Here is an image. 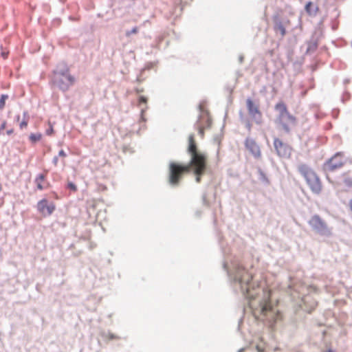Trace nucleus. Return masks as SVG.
I'll return each mask as SVG.
<instances>
[{"label": "nucleus", "mask_w": 352, "mask_h": 352, "mask_svg": "<svg viewBox=\"0 0 352 352\" xmlns=\"http://www.w3.org/2000/svg\"><path fill=\"white\" fill-rule=\"evenodd\" d=\"M37 210L44 217L52 215L56 210V205L47 198H43L37 202Z\"/></svg>", "instance_id": "obj_8"}, {"label": "nucleus", "mask_w": 352, "mask_h": 352, "mask_svg": "<svg viewBox=\"0 0 352 352\" xmlns=\"http://www.w3.org/2000/svg\"><path fill=\"white\" fill-rule=\"evenodd\" d=\"M198 133L201 138H203L204 136V130L202 128L199 127Z\"/></svg>", "instance_id": "obj_45"}, {"label": "nucleus", "mask_w": 352, "mask_h": 352, "mask_svg": "<svg viewBox=\"0 0 352 352\" xmlns=\"http://www.w3.org/2000/svg\"><path fill=\"white\" fill-rule=\"evenodd\" d=\"M308 223L314 230L321 236H330L332 234L327 223L318 214H314Z\"/></svg>", "instance_id": "obj_4"}, {"label": "nucleus", "mask_w": 352, "mask_h": 352, "mask_svg": "<svg viewBox=\"0 0 352 352\" xmlns=\"http://www.w3.org/2000/svg\"><path fill=\"white\" fill-rule=\"evenodd\" d=\"M274 109L279 113L275 122L280 124L286 133H289L290 132V128L288 124L283 121L284 118L290 113L286 104L282 100L279 101L275 104Z\"/></svg>", "instance_id": "obj_5"}, {"label": "nucleus", "mask_w": 352, "mask_h": 352, "mask_svg": "<svg viewBox=\"0 0 352 352\" xmlns=\"http://www.w3.org/2000/svg\"><path fill=\"white\" fill-rule=\"evenodd\" d=\"M222 267L226 272L228 280L235 293H241L242 296L249 301L256 299L254 283L252 282V275L239 261H234L230 265L226 261L222 263Z\"/></svg>", "instance_id": "obj_2"}, {"label": "nucleus", "mask_w": 352, "mask_h": 352, "mask_svg": "<svg viewBox=\"0 0 352 352\" xmlns=\"http://www.w3.org/2000/svg\"><path fill=\"white\" fill-rule=\"evenodd\" d=\"M58 161V156H54L52 159V163L54 166H56Z\"/></svg>", "instance_id": "obj_47"}, {"label": "nucleus", "mask_w": 352, "mask_h": 352, "mask_svg": "<svg viewBox=\"0 0 352 352\" xmlns=\"http://www.w3.org/2000/svg\"><path fill=\"white\" fill-rule=\"evenodd\" d=\"M245 125V128L248 129L249 132L251 131L252 129V124L249 119L245 120V122H243Z\"/></svg>", "instance_id": "obj_31"}, {"label": "nucleus", "mask_w": 352, "mask_h": 352, "mask_svg": "<svg viewBox=\"0 0 352 352\" xmlns=\"http://www.w3.org/2000/svg\"><path fill=\"white\" fill-rule=\"evenodd\" d=\"M257 173L258 175V180L265 186H268L270 184V181L265 172L261 169V167H257Z\"/></svg>", "instance_id": "obj_17"}, {"label": "nucleus", "mask_w": 352, "mask_h": 352, "mask_svg": "<svg viewBox=\"0 0 352 352\" xmlns=\"http://www.w3.org/2000/svg\"><path fill=\"white\" fill-rule=\"evenodd\" d=\"M58 157H66L67 156V153L65 152L63 149H60L58 151Z\"/></svg>", "instance_id": "obj_37"}, {"label": "nucleus", "mask_w": 352, "mask_h": 352, "mask_svg": "<svg viewBox=\"0 0 352 352\" xmlns=\"http://www.w3.org/2000/svg\"><path fill=\"white\" fill-rule=\"evenodd\" d=\"M67 75H72L70 67L66 61L62 60L58 62L52 69L51 76H66Z\"/></svg>", "instance_id": "obj_9"}, {"label": "nucleus", "mask_w": 352, "mask_h": 352, "mask_svg": "<svg viewBox=\"0 0 352 352\" xmlns=\"http://www.w3.org/2000/svg\"><path fill=\"white\" fill-rule=\"evenodd\" d=\"M23 119L25 120H29L30 116L27 111H23Z\"/></svg>", "instance_id": "obj_46"}, {"label": "nucleus", "mask_w": 352, "mask_h": 352, "mask_svg": "<svg viewBox=\"0 0 352 352\" xmlns=\"http://www.w3.org/2000/svg\"><path fill=\"white\" fill-rule=\"evenodd\" d=\"M136 133H137V134H139V133H140V129H138V130L136 131Z\"/></svg>", "instance_id": "obj_62"}, {"label": "nucleus", "mask_w": 352, "mask_h": 352, "mask_svg": "<svg viewBox=\"0 0 352 352\" xmlns=\"http://www.w3.org/2000/svg\"><path fill=\"white\" fill-rule=\"evenodd\" d=\"M246 108L250 117L256 124L263 122L262 113L259 109V104L256 103L251 97H248L245 101Z\"/></svg>", "instance_id": "obj_6"}, {"label": "nucleus", "mask_w": 352, "mask_h": 352, "mask_svg": "<svg viewBox=\"0 0 352 352\" xmlns=\"http://www.w3.org/2000/svg\"><path fill=\"white\" fill-rule=\"evenodd\" d=\"M344 184L349 188H352V178L346 177L344 179Z\"/></svg>", "instance_id": "obj_30"}, {"label": "nucleus", "mask_w": 352, "mask_h": 352, "mask_svg": "<svg viewBox=\"0 0 352 352\" xmlns=\"http://www.w3.org/2000/svg\"><path fill=\"white\" fill-rule=\"evenodd\" d=\"M245 146L249 150L250 153L255 157L259 158L261 156V149L254 139L247 138L245 140Z\"/></svg>", "instance_id": "obj_12"}, {"label": "nucleus", "mask_w": 352, "mask_h": 352, "mask_svg": "<svg viewBox=\"0 0 352 352\" xmlns=\"http://www.w3.org/2000/svg\"><path fill=\"white\" fill-rule=\"evenodd\" d=\"M206 124L207 128H210L212 124V120L209 117H208L206 120Z\"/></svg>", "instance_id": "obj_43"}, {"label": "nucleus", "mask_w": 352, "mask_h": 352, "mask_svg": "<svg viewBox=\"0 0 352 352\" xmlns=\"http://www.w3.org/2000/svg\"><path fill=\"white\" fill-rule=\"evenodd\" d=\"M138 102L140 105L141 104H146L148 102V98L146 96L140 95L138 98Z\"/></svg>", "instance_id": "obj_27"}, {"label": "nucleus", "mask_w": 352, "mask_h": 352, "mask_svg": "<svg viewBox=\"0 0 352 352\" xmlns=\"http://www.w3.org/2000/svg\"><path fill=\"white\" fill-rule=\"evenodd\" d=\"M305 10L309 16H315L318 10V7L311 1H308L305 5Z\"/></svg>", "instance_id": "obj_16"}, {"label": "nucleus", "mask_w": 352, "mask_h": 352, "mask_svg": "<svg viewBox=\"0 0 352 352\" xmlns=\"http://www.w3.org/2000/svg\"><path fill=\"white\" fill-rule=\"evenodd\" d=\"M76 82V78L73 75L66 76H50V83L55 85L58 89L63 92H67L69 88Z\"/></svg>", "instance_id": "obj_3"}, {"label": "nucleus", "mask_w": 352, "mask_h": 352, "mask_svg": "<svg viewBox=\"0 0 352 352\" xmlns=\"http://www.w3.org/2000/svg\"><path fill=\"white\" fill-rule=\"evenodd\" d=\"M146 109H147V107H146L145 108H142L140 110V119H139V122L140 123H142L143 124V127H145L146 126V118H145L144 116V113L146 111Z\"/></svg>", "instance_id": "obj_22"}, {"label": "nucleus", "mask_w": 352, "mask_h": 352, "mask_svg": "<svg viewBox=\"0 0 352 352\" xmlns=\"http://www.w3.org/2000/svg\"><path fill=\"white\" fill-rule=\"evenodd\" d=\"M343 95H344V96H347L346 99H345V98H344V96H342V97L341 98V101H342L343 103H344L346 100H348L349 99V98H350V93H349L348 91H344L343 92Z\"/></svg>", "instance_id": "obj_33"}, {"label": "nucleus", "mask_w": 352, "mask_h": 352, "mask_svg": "<svg viewBox=\"0 0 352 352\" xmlns=\"http://www.w3.org/2000/svg\"><path fill=\"white\" fill-rule=\"evenodd\" d=\"M13 133H14V129H8V130L6 131V134H7L8 135H12Z\"/></svg>", "instance_id": "obj_48"}, {"label": "nucleus", "mask_w": 352, "mask_h": 352, "mask_svg": "<svg viewBox=\"0 0 352 352\" xmlns=\"http://www.w3.org/2000/svg\"><path fill=\"white\" fill-rule=\"evenodd\" d=\"M45 175L43 173H38L34 179V182H43L45 180Z\"/></svg>", "instance_id": "obj_28"}, {"label": "nucleus", "mask_w": 352, "mask_h": 352, "mask_svg": "<svg viewBox=\"0 0 352 352\" xmlns=\"http://www.w3.org/2000/svg\"><path fill=\"white\" fill-rule=\"evenodd\" d=\"M286 118L288 120L291 121L292 122H294L296 120V117L292 115L291 113L287 115V116Z\"/></svg>", "instance_id": "obj_39"}, {"label": "nucleus", "mask_w": 352, "mask_h": 352, "mask_svg": "<svg viewBox=\"0 0 352 352\" xmlns=\"http://www.w3.org/2000/svg\"><path fill=\"white\" fill-rule=\"evenodd\" d=\"M42 136L41 133H31L29 135L28 139L32 144H35L41 140Z\"/></svg>", "instance_id": "obj_19"}, {"label": "nucleus", "mask_w": 352, "mask_h": 352, "mask_svg": "<svg viewBox=\"0 0 352 352\" xmlns=\"http://www.w3.org/2000/svg\"><path fill=\"white\" fill-rule=\"evenodd\" d=\"M102 337L109 340H120L121 339V337L111 332V331H108V332H103L102 333Z\"/></svg>", "instance_id": "obj_20"}, {"label": "nucleus", "mask_w": 352, "mask_h": 352, "mask_svg": "<svg viewBox=\"0 0 352 352\" xmlns=\"http://www.w3.org/2000/svg\"><path fill=\"white\" fill-rule=\"evenodd\" d=\"M310 68L311 69L312 72H315L316 70H317V69L318 68V64L315 63L314 64H311L310 65Z\"/></svg>", "instance_id": "obj_42"}, {"label": "nucleus", "mask_w": 352, "mask_h": 352, "mask_svg": "<svg viewBox=\"0 0 352 352\" xmlns=\"http://www.w3.org/2000/svg\"><path fill=\"white\" fill-rule=\"evenodd\" d=\"M14 120H15L16 121L19 122V120H20V115H19V114H18V115L15 116V117H14Z\"/></svg>", "instance_id": "obj_51"}, {"label": "nucleus", "mask_w": 352, "mask_h": 352, "mask_svg": "<svg viewBox=\"0 0 352 352\" xmlns=\"http://www.w3.org/2000/svg\"><path fill=\"white\" fill-rule=\"evenodd\" d=\"M139 28L138 26L133 27L131 30H127L125 32V36L129 37L132 34H135L138 32Z\"/></svg>", "instance_id": "obj_25"}, {"label": "nucleus", "mask_w": 352, "mask_h": 352, "mask_svg": "<svg viewBox=\"0 0 352 352\" xmlns=\"http://www.w3.org/2000/svg\"><path fill=\"white\" fill-rule=\"evenodd\" d=\"M142 74L143 73H141L140 71V74L136 76L135 81L138 83H141L144 80V78H142Z\"/></svg>", "instance_id": "obj_36"}, {"label": "nucleus", "mask_w": 352, "mask_h": 352, "mask_svg": "<svg viewBox=\"0 0 352 352\" xmlns=\"http://www.w3.org/2000/svg\"><path fill=\"white\" fill-rule=\"evenodd\" d=\"M338 155H341V153L338 152L333 157L328 159L324 164V166H325L324 168H326L329 171H333L343 166V165L344 164V162H342V160H337L336 159V157Z\"/></svg>", "instance_id": "obj_13"}, {"label": "nucleus", "mask_w": 352, "mask_h": 352, "mask_svg": "<svg viewBox=\"0 0 352 352\" xmlns=\"http://www.w3.org/2000/svg\"><path fill=\"white\" fill-rule=\"evenodd\" d=\"M239 115L240 121L243 123L245 122V120L248 119L247 118L244 117L243 113L241 110L239 111Z\"/></svg>", "instance_id": "obj_38"}, {"label": "nucleus", "mask_w": 352, "mask_h": 352, "mask_svg": "<svg viewBox=\"0 0 352 352\" xmlns=\"http://www.w3.org/2000/svg\"><path fill=\"white\" fill-rule=\"evenodd\" d=\"M243 349H241L237 352H243Z\"/></svg>", "instance_id": "obj_59"}, {"label": "nucleus", "mask_w": 352, "mask_h": 352, "mask_svg": "<svg viewBox=\"0 0 352 352\" xmlns=\"http://www.w3.org/2000/svg\"><path fill=\"white\" fill-rule=\"evenodd\" d=\"M349 82H350V79H349V78H345V79H344V80H343V84H344V85H346L349 84Z\"/></svg>", "instance_id": "obj_50"}, {"label": "nucleus", "mask_w": 352, "mask_h": 352, "mask_svg": "<svg viewBox=\"0 0 352 352\" xmlns=\"http://www.w3.org/2000/svg\"><path fill=\"white\" fill-rule=\"evenodd\" d=\"M157 63V61H149L146 63L144 67L141 69V73H144L145 70H150L153 69Z\"/></svg>", "instance_id": "obj_21"}, {"label": "nucleus", "mask_w": 352, "mask_h": 352, "mask_svg": "<svg viewBox=\"0 0 352 352\" xmlns=\"http://www.w3.org/2000/svg\"><path fill=\"white\" fill-rule=\"evenodd\" d=\"M223 136V134H217L213 138V142L214 144H217L218 146L219 147L221 144V138Z\"/></svg>", "instance_id": "obj_29"}, {"label": "nucleus", "mask_w": 352, "mask_h": 352, "mask_svg": "<svg viewBox=\"0 0 352 352\" xmlns=\"http://www.w3.org/2000/svg\"><path fill=\"white\" fill-rule=\"evenodd\" d=\"M349 206H350V210H351L352 212V199L350 200L349 201Z\"/></svg>", "instance_id": "obj_53"}, {"label": "nucleus", "mask_w": 352, "mask_h": 352, "mask_svg": "<svg viewBox=\"0 0 352 352\" xmlns=\"http://www.w3.org/2000/svg\"><path fill=\"white\" fill-rule=\"evenodd\" d=\"M1 55H2V56H3V58H7V54H5L4 52H2V53H1Z\"/></svg>", "instance_id": "obj_54"}, {"label": "nucleus", "mask_w": 352, "mask_h": 352, "mask_svg": "<svg viewBox=\"0 0 352 352\" xmlns=\"http://www.w3.org/2000/svg\"><path fill=\"white\" fill-rule=\"evenodd\" d=\"M9 96L7 94H3L0 96V110H2L6 105V101L8 99Z\"/></svg>", "instance_id": "obj_23"}, {"label": "nucleus", "mask_w": 352, "mask_h": 352, "mask_svg": "<svg viewBox=\"0 0 352 352\" xmlns=\"http://www.w3.org/2000/svg\"><path fill=\"white\" fill-rule=\"evenodd\" d=\"M223 129H224V124H223V126H221V131H223Z\"/></svg>", "instance_id": "obj_60"}, {"label": "nucleus", "mask_w": 352, "mask_h": 352, "mask_svg": "<svg viewBox=\"0 0 352 352\" xmlns=\"http://www.w3.org/2000/svg\"><path fill=\"white\" fill-rule=\"evenodd\" d=\"M243 60H244V57H243V55H240V56H239V62L240 63H242L243 62Z\"/></svg>", "instance_id": "obj_49"}, {"label": "nucleus", "mask_w": 352, "mask_h": 352, "mask_svg": "<svg viewBox=\"0 0 352 352\" xmlns=\"http://www.w3.org/2000/svg\"><path fill=\"white\" fill-rule=\"evenodd\" d=\"M7 124V122L6 120L3 121L2 123L0 125V133H1V131H3Z\"/></svg>", "instance_id": "obj_44"}, {"label": "nucleus", "mask_w": 352, "mask_h": 352, "mask_svg": "<svg viewBox=\"0 0 352 352\" xmlns=\"http://www.w3.org/2000/svg\"><path fill=\"white\" fill-rule=\"evenodd\" d=\"M336 28H336V25H333V26H332V29H333V30H336Z\"/></svg>", "instance_id": "obj_57"}, {"label": "nucleus", "mask_w": 352, "mask_h": 352, "mask_svg": "<svg viewBox=\"0 0 352 352\" xmlns=\"http://www.w3.org/2000/svg\"><path fill=\"white\" fill-rule=\"evenodd\" d=\"M243 322V318H241L239 321V326L240 325V323Z\"/></svg>", "instance_id": "obj_56"}, {"label": "nucleus", "mask_w": 352, "mask_h": 352, "mask_svg": "<svg viewBox=\"0 0 352 352\" xmlns=\"http://www.w3.org/2000/svg\"><path fill=\"white\" fill-rule=\"evenodd\" d=\"M272 21L274 31L279 32L281 36H284L287 31L278 14H274L272 17Z\"/></svg>", "instance_id": "obj_14"}, {"label": "nucleus", "mask_w": 352, "mask_h": 352, "mask_svg": "<svg viewBox=\"0 0 352 352\" xmlns=\"http://www.w3.org/2000/svg\"><path fill=\"white\" fill-rule=\"evenodd\" d=\"M66 188L69 189L72 192H76L78 190L76 184L72 181H68L66 185Z\"/></svg>", "instance_id": "obj_24"}, {"label": "nucleus", "mask_w": 352, "mask_h": 352, "mask_svg": "<svg viewBox=\"0 0 352 352\" xmlns=\"http://www.w3.org/2000/svg\"><path fill=\"white\" fill-rule=\"evenodd\" d=\"M309 188L314 194H319L322 190L321 181L316 173L306 182Z\"/></svg>", "instance_id": "obj_11"}, {"label": "nucleus", "mask_w": 352, "mask_h": 352, "mask_svg": "<svg viewBox=\"0 0 352 352\" xmlns=\"http://www.w3.org/2000/svg\"><path fill=\"white\" fill-rule=\"evenodd\" d=\"M203 200H204V201H206V195H205L203 196Z\"/></svg>", "instance_id": "obj_58"}, {"label": "nucleus", "mask_w": 352, "mask_h": 352, "mask_svg": "<svg viewBox=\"0 0 352 352\" xmlns=\"http://www.w3.org/2000/svg\"><path fill=\"white\" fill-rule=\"evenodd\" d=\"M335 118H338V116H336V114H334V116H333Z\"/></svg>", "instance_id": "obj_64"}, {"label": "nucleus", "mask_w": 352, "mask_h": 352, "mask_svg": "<svg viewBox=\"0 0 352 352\" xmlns=\"http://www.w3.org/2000/svg\"><path fill=\"white\" fill-rule=\"evenodd\" d=\"M136 91H137V92H138V93H139V92H142V91H143V89H141V90H140V89H136Z\"/></svg>", "instance_id": "obj_55"}, {"label": "nucleus", "mask_w": 352, "mask_h": 352, "mask_svg": "<svg viewBox=\"0 0 352 352\" xmlns=\"http://www.w3.org/2000/svg\"><path fill=\"white\" fill-rule=\"evenodd\" d=\"M227 117V111L225 113V116H224V119H226V118Z\"/></svg>", "instance_id": "obj_61"}, {"label": "nucleus", "mask_w": 352, "mask_h": 352, "mask_svg": "<svg viewBox=\"0 0 352 352\" xmlns=\"http://www.w3.org/2000/svg\"><path fill=\"white\" fill-rule=\"evenodd\" d=\"M36 185V188L39 190H43L44 189V186L42 184V182H34Z\"/></svg>", "instance_id": "obj_40"}, {"label": "nucleus", "mask_w": 352, "mask_h": 352, "mask_svg": "<svg viewBox=\"0 0 352 352\" xmlns=\"http://www.w3.org/2000/svg\"><path fill=\"white\" fill-rule=\"evenodd\" d=\"M298 170L306 182L310 177L314 176L316 173V172L306 164H300L298 167Z\"/></svg>", "instance_id": "obj_15"}, {"label": "nucleus", "mask_w": 352, "mask_h": 352, "mask_svg": "<svg viewBox=\"0 0 352 352\" xmlns=\"http://www.w3.org/2000/svg\"><path fill=\"white\" fill-rule=\"evenodd\" d=\"M256 350L257 352H265V349L260 344H257L256 346Z\"/></svg>", "instance_id": "obj_41"}, {"label": "nucleus", "mask_w": 352, "mask_h": 352, "mask_svg": "<svg viewBox=\"0 0 352 352\" xmlns=\"http://www.w3.org/2000/svg\"><path fill=\"white\" fill-rule=\"evenodd\" d=\"M324 352H336L335 350H333V349L331 348H329L328 349H327Z\"/></svg>", "instance_id": "obj_52"}, {"label": "nucleus", "mask_w": 352, "mask_h": 352, "mask_svg": "<svg viewBox=\"0 0 352 352\" xmlns=\"http://www.w3.org/2000/svg\"><path fill=\"white\" fill-rule=\"evenodd\" d=\"M28 120L23 119L22 121L19 123V127L21 129H23L28 126Z\"/></svg>", "instance_id": "obj_35"}, {"label": "nucleus", "mask_w": 352, "mask_h": 352, "mask_svg": "<svg viewBox=\"0 0 352 352\" xmlns=\"http://www.w3.org/2000/svg\"><path fill=\"white\" fill-rule=\"evenodd\" d=\"M335 118H338V116H336V114H334V116H333Z\"/></svg>", "instance_id": "obj_63"}, {"label": "nucleus", "mask_w": 352, "mask_h": 352, "mask_svg": "<svg viewBox=\"0 0 352 352\" xmlns=\"http://www.w3.org/2000/svg\"><path fill=\"white\" fill-rule=\"evenodd\" d=\"M54 133V123L48 122V128L45 130V134L48 136H51Z\"/></svg>", "instance_id": "obj_26"}, {"label": "nucleus", "mask_w": 352, "mask_h": 352, "mask_svg": "<svg viewBox=\"0 0 352 352\" xmlns=\"http://www.w3.org/2000/svg\"><path fill=\"white\" fill-rule=\"evenodd\" d=\"M187 152L190 156L187 164L176 162L169 163L168 179L169 184L173 187L179 184L184 173H192L197 183L201 182L202 175L211 173L208 167L207 157L197 149L192 134L188 136Z\"/></svg>", "instance_id": "obj_1"}, {"label": "nucleus", "mask_w": 352, "mask_h": 352, "mask_svg": "<svg viewBox=\"0 0 352 352\" xmlns=\"http://www.w3.org/2000/svg\"><path fill=\"white\" fill-rule=\"evenodd\" d=\"M305 61V56H302L299 59L296 60L293 63V69L296 73H299L301 71L302 65Z\"/></svg>", "instance_id": "obj_18"}, {"label": "nucleus", "mask_w": 352, "mask_h": 352, "mask_svg": "<svg viewBox=\"0 0 352 352\" xmlns=\"http://www.w3.org/2000/svg\"><path fill=\"white\" fill-rule=\"evenodd\" d=\"M274 147L276 152V154L283 158H290L292 148L288 144L283 142L278 138H274Z\"/></svg>", "instance_id": "obj_7"}, {"label": "nucleus", "mask_w": 352, "mask_h": 352, "mask_svg": "<svg viewBox=\"0 0 352 352\" xmlns=\"http://www.w3.org/2000/svg\"><path fill=\"white\" fill-rule=\"evenodd\" d=\"M197 109H198V111H199V113L198 115V118H197V124L200 121V119H201V113L203 112V109L201 107V104H199L198 106H197Z\"/></svg>", "instance_id": "obj_34"}, {"label": "nucleus", "mask_w": 352, "mask_h": 352, "mask_svg": "<svg viewBox=\"0 0 352 352\" xmlns=\"http://www.w3.org/2000/svg\"><path fill=\"white\" fill-rule=\"evenodd\" d=\"M320 34H318L317 32H314L310 39L306 41L307 50L305 54V55L311 54L318 49Z\"/></svg>", "instance_id": "obj_10"}, {"label": "nucleus", "mask_w": 352, "mask_h": 352, "mask_svg": "<svg viewBox=\"0 0 352 352\" xmlns=\"http://www.w3.org/2000/svg\"><path fill=\"white\" fill-rule=\"evenodd\" d=\"M227 90L229 91L230 94L229 96H228V104H231L232 102V91L233 89L232 88H230V87H228L227 88Z\"/></svg>", "instance_id": "obj_32"}]
</instances>
